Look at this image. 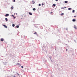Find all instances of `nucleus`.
I'll list each match as a JSON object with an SVG mask.
<instances>
[{"label": "nucleus", "instance_id": "nucleus-31", "mask_svg": "<svg viewBox=\"0 0 77 77\" xmlns=\"http://www.w3.org/2000/svg\"><path fill=\"white\" fill-rule=\"evenodd\" d=\"M17 64L19 65V63H17Z\"/></svg>", "mask_w": 77, "mask_h": 77}, {"label": "nucleus", "instance_id": "nucleus-29", "mask_svg": "<svg viewBox=\"0 0 77 77\" xmlns=\"http://www.w3.org/2000/svg\"><path fill=\"white\" fill-rule=\"evenodd\" d=\"M16 15H17V13H16Z\"/></svg>", "mask_w": 77, "mask_h": 77}, {"label": "nucleus", "instance_id": "nucleus-4", "mask_svg": "<svg viewBox=\"0 0 77 77\" xmlns=\"http://www.w3.org/2000/svg\"><path fill=\"white\" fill-rule=\"evenodd\" d=\"M74 28L75 29H77V26L75 25L74 26Z\"/></svg>", "mask_w": 77, "mask_h": 77}, {"label": "nucleus", "instance_id": "nucleus-27", "mask_svg": "<svg viewBox=\"0 0 77 77\" xmlns=\"http://www.w3.org/2000/svg\"><path fill=\"white\" fill-rule=\"evenodd\" d=\"M14 19H15V17H14Z\"/></svg>", "mask_w": 77, "mask_h": 77}, {"label": "nucleus", "instance_id": "nucleus-34", "mask_svg": "<svg viewBox=\"0 0 77 77\" xmlns=\"http://www.w3.org/2000/svg\"><path fill=\"white\" fill-rule=\"evenodd\" d=\"M14 15H15V13H14Z\"/></svg>", "mask_w": 77, "mask_h": 77}, {"label": "nucleus", "instance_id": "nucleus-20", "mask_svg": "<svg viewBox=\"0 0 77 77\" xmlns=\"http://www.w3.org/2000/svg\"><path fill=\"white\" fill-rule=\"evenodd\" d=\"M61 9H64V8L63 7H62Z\"/></svg>", "mask_w": 77, "mask_h": 77}, {"label": "nucleus", "instance_id": "nucleus-32", "mask_svg": "<svg viewBox=\"0 0 77 77\" xmlns=\"http://www.w3.org/2000/svg\"><path fill=\"white\" fill-rule=\"evenodd\" d=\"M76 17V16H74V17Z\"/></svg>", "mask_w": 77, "mask_h": 77}, {"label": "nucleus", "instance_id": "nucleus-3", "mask_svg": "<svg viewBox=\"0 0 77 77\" xmlns=\"http://www.w3.org/2000/svg\"><path fill=\"white\" fill-rule=\"evenodd\" d=\"M32 4H35V1H32Z\"/></svg>", "mask_w": 77, "mask_h": 77}, {"label": "nucleus", "instance_id": "nucleus-17", "mask_svg": "<svg viewBox=\"0 0 77 77\" xmlns=\"http://www.w3.org/2000/svg\"><path fill=\"white\" fill-rule=\"evenodd\" d=\"M12 26L13 27H14L15 26V25L14 24H12Z\"/></svg>", "mask_w": 77, "mask_h": 77}, {"label": "nucleus", "instance_id": "nucleus-9", "mask_svg": "<svg viewBox=\"0 0 77 77\" xmlns=\"http://www.w3.org/2000/svg\"><path fill=\"white\" fill-rule=\"evenodd\" d=\"M13 8H14V7H13V6L11 7V9H13Z\"/></svg>", "mask_w": 77, "mask_h": 77}, {"label": "nucleus", "instance_id": "nucleus-14", "mask_svg": "<svg viewBox=\"0 0 77 77\" xmlns=\"http://www.w3.org/2000/svg\"><path fill=\"white\" fill-rule=\"evenodd\" d=\"M71 8H69L68 9V10H71Z\"/></svg>", "mask_w": 77, "mask_h": 77}, {"label": "nucleus", "instance_id": "nucleus-21", "mask_svg": "<svg viewBox=\"0 0 77 77\" xmlns=\"http://www.w3.org/2000/svg\"><path fill=\"white\" fill-rule=\"evenodd\" d=\"M21 68H23V66H21Z\"/></svg>", "mask_w": 77, "mask_h": 77}, {"label": "nucleus", "instance_id": "nucleus-28", "mask_svg": "<svg viewBox=\"0 0 77 77\" xmlns=\"http://www.w3.org/2000/svg\"><path fill=\"white\" fill-rule=\"evenodd\" d=\"M57 2V1H58V0H55Z\"/></svg>", "mask_w": 77, "mask_h": 77}, {"label": "nucleus", "instance_id": "nucleus-33", "mask_svg": "<svg viewBox=\"0 0 77 77\" xmlns=\"http://www.w3.org/2000/svg\"><path fill=\"white\" fill-rule=\"evenodd\" d=\"M17 74H18V75H19V74H18V73H17Z\"/></svg>", "mask_w": 77, "mask_h": 77}, {"label": "nucleus", "instance_id": "nucleus-1", "mask_svg": "<svg viewBox=\"0 0 77 77\" xmlns=\"http://www.w3.org/2000/svg\"><path fill=\"white\" fill-rule=\"evenodd\" d=\"M3 26H4L5 28H8V27L6 26L5 25H3Z\"/></svg>", "mask_w": 77, "mask_h": 77}, {"label": "nucleus", "instance_id": "nucleus-26", "mask_svg": "<svg viewBox=\"0 0 77 77\" xmlns=\"http://www.w3.org/2000/svg\"><path fill=\"white\" fill-rule=\"evenodd\" d=\"M64 8H65V9L66 8V7H64Z\"/></svg>", "mask_w": 77, "mask_h": 77}, {"label": "nucleus", "instance_id": "nucleus-30", "mask_svg": "<svg viewBox=\"0 0 77 77\" xmlns=\"http://www.w3.org/2000/svg\"><path fill=\"white\" fill-rule=\"evenodd\" d=\"M67 50H68V49H66V51H67Z\"/></svg>", "mask_w": 77, "mask_h": 77}, {"label": "nucleus", "instance_id": "nucleus-7", "mask_svg": "<svg viewBox=\"0 0 77 77\" xmlns=\"http://www.w3.org/2000/svg\"><path fill=\"white\" fill-rule=\"evenodd\" d=\"M72 21H73V22H75V21H76V20H75V19H73L72 20Z\"/></svg>", "mask_w": 77, "mask_h": 77}, {"label": "nucleus", "instance_id": "nucleus-16", "mask_svg": "<svg viewBox=\"0 0 77 77\" xmlns=\"http://www.w3.org/2000/svg\"><path fill=\"white\" fill-rule=\"evenodd\" d=\"M33 11H35L36 10V9H35V8H33Z\"/></svg>", "mask_w": 77, "mask_h": 77}, {"label": "nucleus", "instance_id": "nucleus-22", "mask_svg": "<svg viewBox=\"0 0 77 77\" xmlns=\"http://www.w3.org/2000/svg\"><path fill=\"white\" fill-rule=\"evenodd\" d=\"M11 16L12 17H14V15H12Z\"/></svg>", "mask_w": 77, "mask_h": 77}, {"label": "nucleus", "instance_id": "nucleus-12", "mask_svg": "<svg viewBox=\"0 0 77 77\" xmlns=\"http://www.w3.org/2000/svg\"><path fill=\"white\" fill-rule=\"evenodd\" d=\"M16 27H17V28H19V26H18V25H17V26H16Z\"/></svg>", "mask_w": 77, "mask_h": 77}, {"label": "nucleus", "instance_id": "nucleus-19", "mask_svg": "<svg viewBox=\"0 0 77 77\" xmlns=\"http://www.w3.org/2000/svg\"><path fill=\"white\" fill-rule=\"evenodd\" d=\"M53 6H54V7H55V6H56V5H55V4H53Z\"/></svg>", "mask_w": 77, "mask_h": 77}, {"label": "nucleus", "instance_id": "nucleus-25", "mask_svg": "<svg viewBox=\"0 0 77 77\" xmlns=\"http://www.w3.org/2000/svg\"><path fill=\"white\" fill-rule=\"evenodd\" d=\"M44 4L42 3V6H43V5H44Z\"/></svg>", "mask_w": 77, "mask_h": 77}, {"label": "nucleus", "instance_id": "nucleus-5", "mask_svg": "<svg viewBox=\"0 0 77 77\" xmlns=\"http://www.w3.org/2000/svg\"><path fill=\"white\" fill-rule=\"evenodd\" d=\"M1 41H2V42L3 41H4V39H3V38H2L1 39Z\"/></svg>", "mask_w": 77, "mask_h": 77}, {"label": "nucleus", "instance_id": "nucleus-23", "mask_svg": "<svg viewBox=\"0 0 77 77\" xmlns=\"http://www.w3.org/2000/svg\"><path fill=\"white\" fill-rule=\"evenodd\" d=\"M41 4H39V6H41Z\"/></svg>", "mask_w": 77, "mask_h": 77}, {"label": "nucleus", "instance_id": "nucleus-15", "mask_svg": "<svg viewBox=\"0 0 77 77\" xmlns=\"http://www.w3.org/2000/svg\"><path fill=\"white\" fill-rule=\"evenodd\" d=\"M34 35H36L37 34V33L36 32H35L34 33Z\"/></svg>", "mask_w": 77, "mask_h": 77}, {"label": "nucleus", "instance_id": "nucleus-13", "mask_svg": "<svg viewBox=\"0 0 77 77\" xmlns=\"http://www.w3.org/2000/svg\"><path fill=\"white\" fill-rule=\"evenodd\" d=\"M65 3H68V1H65Z\"/></svg>", "mask_w": 77, "mask_h": 77}, {"label": "nucleus", "instance_id": "nucleus-6", "mask_svg": "<svg viewBox=\"0 0 77 77\" xmlns=\"http://www.w3.org/2000/svg\"><path fill=\"white\" fill-rule=\"evenodd\" d=\"M29 14L30 15H32V13L29 12Z\"/></svg>", "mask_w": 77, "mask_h": 77}, {"label": "nucleus", "instance_id": "nucleus-18", "mask_svg": "<svg viewBox=\"0 0 77 77\" xmlns=\"http://www.w3.org/2000/svg\"><path fill=\"white\" fill-rule=\"evenodd\" d=\"M74 12H75V11L74 10H73L72 11V12H73V13H74Z\"/></svg>", "mask_w": 77, "mask_h": 77}, {"label": "nucleus", "instance_id": "nucleus-10", "mask_svg": "<svg viewBox=\"0 0 77 77\" xmlns=\"http://www.w3.org/2000/svg\"><path fill=\"white\" fill-rule=\"evenodd\" d=\"M60 15H61V16H62L63 15V13H62V14H60Z\"/></svg>", "mask_w": 77, "mask_h": 77}, {"label": "nucleus", "instance_id": "nucleus-8", "mask_svg": "<svg viewBox=\"0 0 77 77\" xmlns=\"http://www.w3.org/2000/svg\"><path fill=\"white\" fill-rule=\"evenodd\" d=\"M5 20H6V21H8V19L7 18H5Z\"/></svg>", "mask_w": 77, "mask_h": 77}, {"label": "nucleus", "instance_id": "nucleus-24", "mask_svg": "<svg viewBox=\"0 0 77 77\" xmlns=\"http://www.w3.org/2000/svg\"><path fill=\"white\" fill-rule=\"evenodd\" d=\"M13 2H15V0H14Z\"/></svg>", "mask_w": 77, "mask_h": 77}, {"label": "nucleus", "instance_id": "nucleus-2", "mask_svg": "<svg viewBox=\"0 0 77 77\" xmlns=\"http://www.w3.org/2000/svg\"><path fill=\"white\" fill-rule=\"evenodd\" d=\"M9 14H6L5 15V17H7V16H9Z\"/></svg>", "mask_w": 77, "mask_h": 77}, {"label": "nucleus", "instance_id": "nucleus-11", "mask_svg": "<svg viewBox=\"0 0 77 77\" xmlns=\"http://www.w3.org/2000/svg\"><path fill=\"white\" fill-rule=\"evenodd\" d=\"M50 14H51V15H53V12H51Z\"/></svg>", "mask_w": 77, "mask_h": 77}]
</instances>
